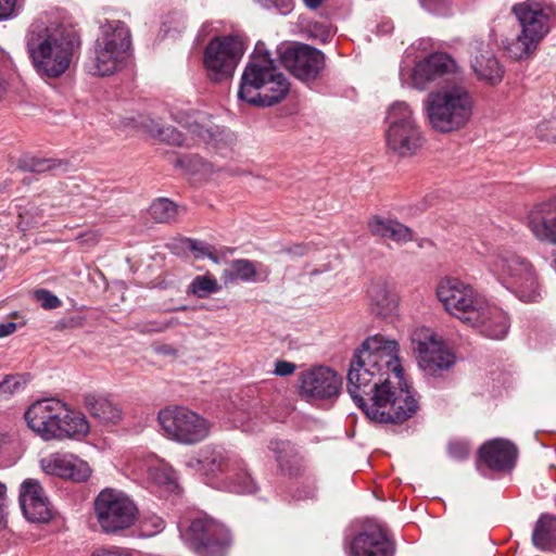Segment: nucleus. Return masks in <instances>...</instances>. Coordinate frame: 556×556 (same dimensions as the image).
<instances>
[{"label": "nucleus", "instance_id": "6", "mask_svg": "<svg viewBox=\"0 0 556 556\" xmlns=\"http://www.w3.org/2000/svg\"><path fill=\"white\" fill-rule=\"evenodd\" d=\"M483 262L495 280L519 300L534 302L541 296L540 274L527 256L506 247H495L483 254Z\"/></svg>", "mask_w": 556, "mask_h": 556}, {"label": "nucleus", "instance_id": "11", "mask_svg": "<svg viewBox=\"0 0 556 556\" xmlns=\"http://www.w3.org/2000/svg\"><path fill=\"white\" fill-rule=\"evenodd\" d=\"M97 523L105 534H118L130 529L138 520V507L123 491L106 488L94 498Z\"/></svg>", "mask_w": 556, "mask_h": 556}, {"label": "nucleus", "instance_id": "15", "mask_svg": "<svg viewBox=\"0 0 556 556\" xmlns=\"http://www.w3.org/2000/svg\"><path fill=\"white\" fill-rule=\"evenodd\" d=\"M180 533L185 543L202 556H226L231 544L228 529L207 516L194 518Z\"/></svg>", "mask_w": 556, "mask_h": 556}, {"label": "nucleus", "instance_id": "33", "mask_svg": "<svg viewBox=\"0 0 556 556\" xmlns=\"http://www.w3.org/2000/svg\"><path fill=\"white\" fill-rule=\"evenodd\" d=\"M556 540V518L542 516L534 528L532 541L540 549L548 548Z\"/></svg>", "mask_w": 556, "mask_h": 556}, {"label": "nucleus", "instance_id": "23", "mask_svg": "<svg viewBox=\"0 0 556 556\" xmlns=\"http://www.w3.org/2000/svg\"><path fill=\"white\" fill-rule=\"evenodd\" d=\"M368 306L377 316L388 318L395 316L400 307V295L395 285L386 277H376L366 288Z\"/></svg>", "mask_w": 556, "mask_h": 556}, {"label": "nucleus", "instance_id": "4", "mask_svg": "<svg viewBox=\"0 0 556 556\" xmlns=\"http://www.w3.org/2000/svg\"><path fill=\"white\" fill-rule=\"evenodd\" d=\"M27 427L43 441L81 440L90 431L86 416L55 397L37 400L24 413Z\"/></svg>", "mask_w": 556, "mask_h": 556}, {"label": "nucleus", "instance_id": "8", "mask_svg": "<svg viewBox=\"0 0 556 556\" xmlns=\"http://www.w3.org/2000/svg\"><path fill=\"white\" fill-rule=\"evenodd\" d=\"M520 31L514 39L503 41L507 55L516 61L529 59L540 42L549 33L554 22L555 8L541 0H526L511 8Z\"/></svg>", "mask_w": 556, "mask_h": 556}, {"label": "nucleus", "instance_id": "41", "mask_svg": "<svg viewBox=\"0 0 556 556\" xmlns=\"http://www.w3.org/2000/svg\"><path fill=\"white\" fill-rule=\"evenodd\" d=\"M393 219L383 218L380 216H372L368 220V229L371 235L380 238H387L389 232V227L391 226Z\"/></svg>", "mask_w": 556, "mask_h": 556}, {"label": "nucleus", "instance_id": "10", "mask_svg": "<svg viewBox=\"0 0 556 556\" xmlns=\"http://www.w3.org/2000/svg\"><path fill=\"white\" fill-rule=\"evenodd\" d=\"M131 48L130 31L122 21H108L100 27L92 56L86 70L94 76H109L126 64Z\"/></svg>", "mask_w": 556, "mask_h": 556}, {"label": "nucleus", "instance_id": "30", "mask_svg": "<svg viewBox=\"0 0 556 556\" xmlns=\"http://www.w3.org/2000/svg\"><path fill=\"white\" fill-rule=\"evenodd\" d=\"M269 450L275 455L280 470L288 475H296L303 464V458L299 448L290 441L273 440L269 443Z\"/></svg>", "mask_w": 556, "mask_h": 556}, {"label": "nucleus", "instance_id": "9", "mask_svg": "<svg viewBox=\"0 0 556 556\" xmlns=\"http://www.w3.org/2000/svg\"><path fill=\"white\" fill-rule=\"evenodd\" d=\"M386 146L396 157L410 159L418 155L426 144V134L409 103H391L386 115Z\"/></svg>", "mask_w": 556, "mask_h": 556}, {"label": "nucleus", "instance_id": "31", "mask_svg": "<svg viewBox=\"0 0 556 556\" xmlns=\"http://www.w3.org/2000/svg\"><path fill=\"white\" fill-rule=\"evenodd\" d=\"M85 406L92 417L104 425H116L123 418V412L121 407L102 395H86Z\"/></svg>", "mask_w": 556, "mask_h": 556}, {"label": "nucleus", "instance_id": "59", "mask_svg": "<svg viewBox=\"0 0 556 556\" xmlns=\"http://www.w3.org/2000/svg\"><path fill=\"white\" fill-rule=\"evenodd\" d=\"M86 238H87L86 241H90L92 243L97 242V240H98L97 235L93 232L86 233Z\"/></svg>", "mask_w": 556, "mask_h": 556}, {"label": "nucleus", "instance_id": "46", "mask_svg": "<svg viewBox=\"0 0 556 556\" xmlns=\"http://www.w3.org/2000/svg\"><path fill=\"white\" fill-rule=\"evenodd\" d=\"M265 9H275L282 15L289 14L293 9V0H256Z\"/></svg>", "mask_w": 556, "mask_h": 556}, {"label": "nucleus", "instance_id": "38", "mask_svg": "<svg viewBox=\"0 0 556 556\" xmlns=\"http://www.w3.org/2000/svg\"><path fill=\"white\" fill-rule=\"evenodd\" d=\"M28 382V377L25 375H8L0 381V394L12 395L24 390Z\"/></svg>", "mask_w": 556, "mask_h": 556}, {"label": "nucleus", "instance_id": "13", "mask_svg": "<svg viewBox=\"0 0 556 556\" xmlns=\"http://www.w3.org/2000/svg\"><path fill=\"white\" fill-rule=\"evenodd\" d=\"M410 341L419 367L426 375L439 377L456 363V355L444 339L427 327H416L410 332Z\"/></svg>", "mask_w": 556, "mask_h": 556}, {"label": "nucleus", "instance_id": "53", "mask_svg": "<svg viewBox=\"0 0 556 556\" xmlns=\"http://www.w3.org/2000/svg\"><path fill=\"white\" fill-rule=\"evenodd\" d=\"M16 330V324L15 323H5L0 324V338H4L7 336L12 334Z\"/></svg>", "mask_w": 556, "mask_h": 556}, {"label": "nucleus", "instance_id": "50", "mask_svg": "<svg viewBox=\"0 0 556 556\" xmlns=\"http://www.w3.org/2000/svg\"><path fill=\"white\" fill-rule=\"evenodd\" d=\"M88 556H132V554L126 548L111 546V547H99V548L94 549Z\"/></svg>", "mask_w": 556, "mask_h": 556}, {"label": "nucleus", "instance_id": "39", "mask_svg": "<svg viewBox=\"0 0 556 556\" xmlns=\"http://www.w3.org/2000/svg\"><path fill=\"white\" fill-rule=\"evenodd\" d=\"M387 238L399 244H404L414 240V233L410 228L393 219Z\"/></svg>", "mask_w": 556, "mask_h": 556}, {"label": "nucleus", "instance_id": "7", "mask_svg": "<svg viewBox=\"0 0 556 556\" xmlns=\"http://www.w3.org/2000/svg\"><path fill=\"white\" fill-rule=\"evenodd\" d=\"M424 112L433 130L448 134L469 124L475 112V99L465 85L446 84L427 94Z\"/></svg>", "mask_w": 556, "mask_h": 556}, {"label": "nucleus", "instance_id": "17", "mask_svg": "<svg viewBox=\"0 0 556 556\" xmlns=\"http://www.w3.org/2000/svg\"><path fill=\"white\" fill-rule=\"evenodd\" d=\"M277 53L280 63L303 81L315 79L324 66L323 53L306 45L282 43Z\"/></svg>", "mask_w": 556, "mask_h": 556}, {"label": "nucleus", "instance_id": "14", "mask_svg": "<svg viewBox=\"0 0 556 556\" xmlns=\"http://www.w3.org/2000/svg\"><path fill=\"white\" fill-rule=\"evenodd\" d=\"M435 296L448 315L467 326L485 300L471 285L448 276L438 281Z\"/></svg>", "mask_w": 556, "mask_h": 556}, {"label": "nucleus", "instance_id": "52", "mask_svg": "<svg viewBox=\"0 0 556 556\" xmlns=\"http://www.w3.org/2000/svg\"><path fill=\"white\" fill-rule=\"evenodd\" d=\"M13 62L11 56L0 48V73L9 72L12 68Z\"/></svg>", "mask_w": 556, "mask_h": 556}, {"label": "nucleus", "instance_id": "19", "mask_svg": "<svg viewBox=\"0 0 556 556\" xmlns=\"http://www.w3.org/2000/svg\"><path fill=\"white\" fill-rule=\"evenodd\" d=\"M169 114L173 121L185 127L200 142L217 148L223 131L206 113L195 111L187 103L177 102L170 106Z\"/></svg>", "mask_w": 556, "mask_h": 556}, {"label": "nucleus", "instance_id": "12", "mask_svg": "<svg viewBox=\"0 0 556 556\" xmlns=\"http://www.w3.org/2000/svg\"><path fill=\"white\" fill-rule=\"evenodd\" d=\"M159 422L170 440L194 445L208 438L212 422L185 406H169L159 413Z\"/></svg>", "mask_w": 556, "mask_h": 556}, {"label": "nucleus", "instance_id": "56", "mask_svg": "<svg viewBox=\"0 0 556 556\" xmlns=\"http://www.w3.org/2000/svg\"><path fill=\"white\" fill-rule=\"evenodd\" d=\"M156 352L163 355H175L176 350L169 345L163 344L156 348Z\"/></svg>", "mask_w": 556, "mask_h": 556}, {"label": "nucleus", "instance_id": "42", "mask_svg": "<svg viewBox=\"0 0 556 556\" xmlns=\"http://www.w3.org/2000/svg\"><path fill=\"white\" fill-rule=\"evenodd\" d=\"M182 244L186 249L192 251L197 257H210L214 260L213 256V248L202 241L186 239L182 241Z\"/></svg>", "mask_w": 556, "mask_h": 556}, {"label": "nucleus", "instance_id": "57", "mask_svg": "<svg viewBox=\"0 0 556 556\" xmlns=\"http://www.w3.org/2000/svg\"><path fill=\"white\" fill-rule=\"evenodd\" d=\"M8 90V83L4 73H0V101L4 98Z\"/></svg>", "mask_w": 556, "mask_h": 556}, {"label": "nucleus", "instance_id": "58", "mask_svg": "<svg viewBox=\"0 0 556 556\" xmlns=\"http://www.w3.org/2000/svg\"><path fill=\"white\" fill-rule=\"evenodd\" d=\"M324 0H303L304 4L312 10H315L321 5Z\"/></svg>", "mask_w": 556, "mask_h": 556}, {"label": "nucleus", "instance_id": "24", "mask_svg": "<svg viewBox=\"0 0 556 556\" xmlns=\"http://www.w3.org/2000/svg\"><path fill=\"white\" fill-rule=\"evenodd\" d=\"M468 327L476 329L480 334L492 340L504 339L510 328L507 313L486 299L476 312Z\"/></svg>", "mask_w": 556, "mask_h": 556}, {"label": "nucleus", "instance_id": "40", "mask_svg": "<svg viewBox=\"0 0 556 556\" xmlns=\"http://www.w3.org/2000/svg\"><path fill=\"white\" fill-rule=\"evenodd\" d=\"M429 12L438 15H447L452 12L454 0H419Z\"/></svg>", "mask_w": 556, "mask_h": 556}, {"label": "nucleus", "instance_id": "36", "mask_svg": "<svg viewBox=\"0 0 556 556\" xmlns=\"http://www.w3.org/2000/svg\"><path fill=\"white\" fill-rule=\"evenodd\" d=\"M150 132L153 136L157 137L160 140L165 141L169 144L189 146L186 142V138L184 137V135L172 126L160 127L157 124H154V122H152Z\"/></svg>", "mask_w": 556, "mask_h": 556}, {"label": "nucleus", "instance_id": "51", "mask_svg": "<svg viewBox=\"0 0 556 556\" xmlns=\"http://www.w3.org/2000/svg\"><path fill=\"white\" fill-rule=\"evenodd\" d=\"M296 366L293 363L287 361H277L275 364V374L277 376H289L294 372Z\"/></svg>", "mask_w": 556, "mask_h": 556}, {"label": "nucleus", "instance_id": "55", "mask_svg": "<svg viewBox=\"0 0 556 556\" xmlns=\"http://www.w3.org/2000/svg\"><path fill=\"white\" fill-rule=\"evenodd\" d=\"M306 247L305 245H301V244H298V245H294L290 249H288V253L290 254H293V255H296V256H302L304 254H306Z\"/></svg>", "mask_w": 556, "mask_h": 556}, {"label": "nucleus", "instance_id": "2", "mask_svg": "<svg viewBox=\"0 0 556 556\" xmlns=\"http://www.w3.org/2000/svg\"><path fill=\"white\" fill-rule=\"evenodd\" d=\"M25 43L36 73L43 79H55L70 70L80 39L58 14L43 13L30 24Z\"/></svg>", "mask_w": 556, "mask_h": 556}, {"label": "nucleus", "instance_id": "27", "mask_svg": "<svg viewBox=\"0 0 556 556\" xmlns=\"http://www.w3.org/2000/svg\"><path fill=\"white\" fill-rule=\"evenodd\" d=\"M393 547L378 526L358 533L351 542L349 556H392Z\"/></svg>", "mask_w": 556, "mask_h": 556}, {"label": "nucleus", "instance_id": "37", "mask_svg": "<svg viewBox=\"0 0 556 556\" xmlns=\"http://www.w3.org/2000/svg\"><path fill=\"white\" fill-rule=\"evenodd\" d=\"M59 163L54 160L41 159L34 155H25L20 160V167L33 172L45 173L54 169Z\"/></svg>", "mask_w": 556, "mask_h": 556}, {"label": "nucleus", "instance_id": "16", "mask_svg": "<svg viewBox=\"0 0 556 556\" xmlns=\"http://www.w3.org/2000/svg\"><path fill=\"white\" fill-rule=\"evenodd\" d=\"M244 53V43L240 36L214 37L206 46L203 64L207 77L220 83L232 77Z\"/></svg>", "mask_w": 556, "mask_h": 556}, {"label": "nucleus", "instance_id": "18", "mask_svg": "<svg viewBox=\"0 0 556 556\" xmlns=\"http://www.w3.org/2000/svg\"><path fill=\"white\" fill-rule=\"evenodd\" d=\"M457 63L446 53H433L419 61L414 68H402L400 78L403 85L424 90L434 79L456 73Z\"/></svg>", "mask_w": 556, "mask_h": 556}, {"label": "nucleus", "instance_id": "29", "mask_svg": "<svg viewBox=\"0 0 556 556\" xmlns=\"http://www.w3.org/2000/svg\"><path fill=\"white\" fill-rule=\"evenodd\" d=\"M136 470L139 475H147L151 483L166 492H174L178 488L174 469L155 455L151 454L139 460Z\"/></svg>", "mask_w": 556, "mask_h": 556}, {"label": "nucleus", "instance_id": "5", "mask_svg": "<svg viewBox=\"0 0 556 556\" xmlns=\"http://www.w3.org/2000/svg\"><path fill=\"white\" fill-rule=\"evenodd\" d=\"M289 89L287 77L276 67L264 43L257 42L241 77L239 99L257 106H271L283 100Z\"/></svg>", "mask_w": 556, "mask_h": 556}, {"label": "nucleus", "instance_id": "47", "mask_svg": "<svg viewBox=\"0 0 556 556\" xmlns=\"http://www.w3.org/2000/svg\"><path fill=\"white\" fill-rule=\"evenodd\" d=\"M9 514L8 488L0 482V531L7 527Z\"/></svg>", "mask_w": 556, "mask_h": 556}, {"label": "nucleus", "instance_id": "34", "mask_svg": "<svg viewBox=\"0 0 556 556\" xmlns=\"http://www.w3.org/2000/svg\"><path fill=\"white\" fill-rule=\"evenodd\" d=\"M149 215L156 223H168L178 216V206L170 200L161 198L150 205Z\"/></svg>", "mask_w": 556, "mask_h": 556}, {"label": "nucleus", "instance_id": "26", "mask_svg": "<svg viewBox=\"0 0 556 556\" xmlns=\"http://www.w3.org/2000/svg\"><path fill=\"white\" fill-rule=\"evenodd\" d=\"M470 66L479 80L497 84L503 77V67L486 42L476 40L470 45Z\"/></svg>", "mask_w": 556, "mask_h": 556}, {"label": "nucleus", "instance_id": "43", "mask_svg": "<svg viewBox=\"0 0 556 556\" xmlns=\"http://www.w3.org/2000/svg\"><path fill=\"white\" fill-rule=\"evenodd\" d=\"M164 528V521L156 515L147 516L141 521V529L144 535L152 536Z\"/></svg>", "mask_w": 556, "mask_h": 556}, {"label": "nucleus", "instance_id": "3", "mask_svg": "<svg viewBox=\"0 0 556 556\" xmlns=\"http://www.w3.org/2000/svg\"><path fill=\"white\" fill-rule=\"evenodd\" d=\"M186 466L200 471L204 482L218 491L251 494L257 485L244 462L220 444H206L186 460Z\"/></svg>", "mask_w": 556, "mask_h": 556}, {"label": "nucleus", "instance_id": "35", "mask_svg": "<svg viewBox=\"0 0 556 556\" xmlns=\"http://www.w3.org/2000/svg\"><path fill=\"white\" fill-rule=\"evenodd\" d=\"M219 290L220 286L217 279L210 275L194 277L188 287V292L198 299H206Z\"/></svg>", "mask_w": 556, "mask_h": 556}, {"label": "nucleus", "instance_id": "1", "mask_svg": "<svg viewBox=\"0 0 556 556\" xmlns=\"http://www.w3.org/2000/svg\"><path fill=\"white\" fill-rule=\"evenodd\" d=\"M397 341L382 334L366 338L354 350L346 389L372 421L403 422L418 409L414 391L404 378Z\"/></svg>", "mask_w": 556, "mask_h": 556}, {"label": "nucleus", "instance_id": "25", "mask_svg": "<svg viewBox=\"0 0 556 556\" xmlns=\"http://www.w3.org/2000/svg\"><path fill=\"white\" fill-rule=\"evenodd\" d=\"M20 504L31 522H48L52 517L49 500L36 479H26L20 488Z\"/></svg>", "mask_w": 556, "mask_h": 556}, {"label": "nucleus", "instance_id": "22", "mask_svg": "<svg viewBox=\"0 0 556 556\" xmlns=\"http://www.w3.org/2000/svg\"><path fill=\"white\" fill-rule=\"evenodd\" d=\"M301 393L307 399H330L339 393L341 379L328 367L318 366L300 375Z\"/></svg>", "mask_w": 556, "mask_h": 556}, {"label": "nucleus", "instance_id": "45", "mask_svg": "<svg viewBox=\"0 0 556 556\" xmlns=\"http://www.w3.org/2000/svg\"><path fill=\"white\" fill-rule=\"evenodd\" d=\"M22 5V0H0V21L16 16Z\"/></svg>", "mask_w": 556, "mask_h": 556}, {"label": "nucleus", "instance_id": "48", "mask_svg": "<svg viewBox=\"0 0 556 556\" xmlns=\"http://www.w3.org/2000/svg\"><path fill=\"white\" fill-rule=\"evenodd\" d=\"M309 34L312 37L317 38L321 42H327L331 36V28L323 23H314L309 26Z\"/></svg>", "mask_w": 556, "mask_h": 556}, {"label": "nucleus", "instance_id": "32", "mask_svg": "<svg viewBox=\"0 0 556 556\" xmlns=\"http://www.w3.org/2000/svg\"><path fill=\"white\" fill-rule=\"evenodd\" d=\"M229 276L243 282H265L270 275V268L262 262L247 258L235 260L228 269Z\"/></svg>", "mask_w": 556, "mask_h": 556}, {"label": "nucleus", "instance_id": "21", "mask_svg": "<svg viewBox=\"0 0 556 556\" xmlns=\"http://www.w3.org/2000/svg\"><path fill=\"white\" fill-rule=\"evenodd\" d=\"M526 225L539 242L556 245V198L535 203L527 214Z\"/></svg>", "mask_w": 556, "mask_h": 556}, {"label": "nucleus", "instance_id": "28", "mask_svg": "<svg viewBox=\"0 0 556 556\" xmlns=\"http://www.w3.org/2000/svg\"><path fill=\"white\" fill-rule=\"evenodd\" d=\"M481 462L495 471H509L517 459V448L509 441L494 439L483 444L479 450Z\"/></svg>", "mask_w": 556, "mask_h": 556}, {"label": "nucleus", "instance_id": "44", "mask_svg": "<svg viewBox=\"0 0 556 556\" xmlns=\"http://www.w3.org/2000/svg\"><path fill=\"white\" fill-rule=\"evenodd\" d=\"M34 295L36 300L41 304V306L46 309H53L61 306L60 299L49 290L38 289L35 291Z\"/></svg>", "mask_w": 556, "mask_h": 556}, {"label": "nucleus", "instance_id": "49", "mask_svg": "<svg viewBox=\"0 0 556 556\" xmlns=\"http://www.w3.org/2000/svg\"><path fill=\"white\" fill-rule=\"evenodd\" d=\"M448 454L455 459H464L469 454V446L466 442L454 441L448 444Z\"/></svg>", "mask_w": 556, "mask_h": 556}, {"label": "nucleus", "instance_id": "54", "mask_svg": "<svg viewBox=\"0 0 556 556\" xmlns=\"http://www.w3.org/2000/svg\"><path fill=\"white\" fill-rule=\"evenodd\" d=\"M11 435L9 432L0 429V452L3 447L8 446L11 443Z\"/></svg>", "mask_w": 556, "mask_h": 556}, {"label": "nucleus", "instance_id": "20", "mask_svg": "<svg viewBox=\"0 0 556 556\" xmlns=\"http://www.w3.org/2000/svg\"><path fill=\"white\" fill-rule=\"evenodd\" d=\"M41 470L48 475L74 482H85L91 476L89 464L71 452L58 451L43 456Z\"/></svg>", "mask_w": 556, "mask_h": 556}]
</instances>
